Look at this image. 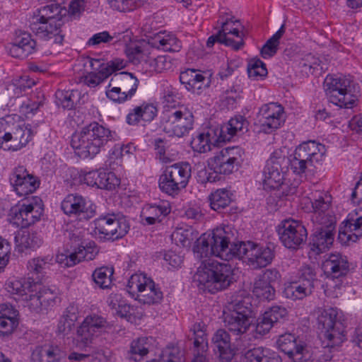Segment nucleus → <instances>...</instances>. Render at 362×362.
<instances>
[{
	"mask_svg": "<svg viewBox=\"0 0 362 362\" xmlns=\"http://www.w3.org/2000/svg\"><path fill=\"white\" fill-rule=\"evenodd\" d=\"M153 144L156 152V158L163 163L170 161V153H168L169 146L168 141L161 138L153 139Z\"/></svg>",
	"mask_w": 362,
	"mask_h": 362,
	"instance_id": "nucleus-61",
	"label": "nucleus"
},
{
	"mask_svg": "<svg viewBox=\"0 0 362 362\" xmlns=\"http://www.w3.org/2000/svg\"><path fill=\"white\" fill-rule=\"evenodd\" d=\"M296 62L298 67L306 74H313L315 71L320 70L321 71H324L327 69L320 60L311 53L302 54L296 59Z\"/></svg>",
	"mask_w": 362,
	"mask_h": 362,
	"instance_id": "nucleus-46",
	"label": "nucleus"
},
{
	"mask_svg": "<svg viewBox=\"0 0 362 362\" xmlns=\"http://www.w3.org/2000/svg\"><path fill=\"white\" fill-rule=\"evenodd\" d=\"M107 302L111 309L122 317L130 319L135 314L134 308L127 304L120 293H111Z\"/></svg>",
	"mask_w": 362,
	"mask_h": 362,
	"instance_id": "nucleus-43",
	"label": "nucleus"
},
{
	"mask_svg": "<svg viewBox=\"0 0 362 362\" xmlns=\"http://www.w3.org/2000/svg\"><path fill=\"white\" fill-rule=\"evenodd\" d=\"M214 138V132L212 129H208L199 133L192 138L191 147L194 151L203 153L211 151L213 142L218 141Z\"/></svg>",
	"mask_w": 362,
	"mask_h": 362,
	"instance_id": "nucleus-44",
	"label": "nucleus"
},
{
	"mask_svg": "<svg viewBox=\"0 0 362 362\" xmlns=\"http://www.w3.org/2000/svg\"><path fill=\"white\" fill-rule=\"evenodd\" d=\"M334 235V232L315 229L310 243L311 250L317 255L325 252L332 246Z\"/></svg>",
	"mask_w": 362,
	"mask_h": 362,
	"instance_id": "nucleus-40",
	"label": "nucleus"
},
{
	"mask_svg": "<svg viewBox=\"0 0 362 362\" xmlns=\"http://www.w3.org/2000/svg\"><path fill=\"white\" fill-rule=\"evenodd\" d=\"M248 312L247 307L242 309L238 303L234 306L233 310L225 316V325L232 334L241 335L248 330L251 325Z\"/></svg>",
	"mask_w": 362,
	"mask_h": 362,
	"instance_id": "nucleus-29",
	"label": "nucleus"
},
{
	"mask_svg": "<svg viewBox=\"0 0 362 362\" xmlns=\"http://www.w3.org/2000/svg\"><path fill=\"white\" fill-rule=\"evenodd\" d=\"M43 211L44 205L41 198L33 197L11 209L10 221L18 227L27 228L38 221Z\"/></svg>",
	"mask_w": 362,
	"mask_h": 362,
	"instance_id": "nucleus-14",
	"label": "nucleus"
},
{
	"mask_svg": "<svg viewBox=\"0 0 362 362\" xmlns=\"http://www.w3.org/2000/svg\"><path fill=\"white\" fill-rule=\"evenodd\" d=\"M35 281L30 279H9L5 284L6 290L11 295H16L25 301L27 307L28 301L31 297V290Z\"/></svg>",
	"mask_w": 362,
	"mask_h": 362,
	"instance_id": "nucleus-37",
	"label": "nucleus"
},
{
	"mask_svg": "<svg viewBox=\"0 0 362 362\" xmlns=\"http://www.w3.org/2000/svg\"><path fill=\"white\" fill-rule=\"evenodd\" d=\"M53 264L52 257L47 255L43 257L33 258L28 262L27 267L30 273L43 274Z\"/></svg>",
	"mask_w": 362,
	"mask_h": 362,
	"instance_id": "nucleus-53",
	"label": "nucleus"
},
{
	"mask_svg": "<svg viewBox=\"0 0 362 362\" xmlns=\"http://www.w3.org/2000/svg\"><path fill=\"white\" fill-rule=\"evenodd\" d=\"M274 254L273 250L267 246L260 245L252 242H243L239 245V259H244L250 267L257 269L269 264Z\"/></svg>",
	"mask_w": 362,
	"mask_h": 362,
	"instance_id": "nucleus-20",
	"label": "nucleus"
},
{
	"mask_svg": "<svg viewBox=\"0 0 362 362\" xmlns=\"http://www.w3.org/2000/svg\"><path fill=\"white\" fill-rule=\"evenodd\" d=\"M212 341L217 350L219 357L228 361L232 358L230 349V338L229 334L224 329H218L214 334Z\"/></svg>",
	"mask_w": 362,
	"mask_h": 362,
	"instance_id": "nucleus-41",
	"label": "nucleus"
},
{
	"mask_svg": "<svg viewBox=\"0 0 362 362\" xmlns=\"http://www.w3.org/2000/svg\"><path fill=\"white\" fill-rule=\"evenodd\" d=\"M81 180L88 186L107 190L115 189L120 185V179L114 173L104 168L83 173Z\"/></svg>",
	"mask_w": 362,
	"mask_h": 362,
	"instance_id": "nucleus-26",
	"label": "nucleus"
},
{
	"mask_svg": "<svg viewBox=\"0 0 362 362\" xmlns=\"http://www.w3.org/2000/svg\"><path fill=\"white\" fill-rule=\"evenodd\" d=\"M61 209L69 217L79 219H88L94 214L92 204L77 194L66 195L61 203Z\"/></svg>",
	"mask_w": 362,
	"mask_h": 362,
	"instance_id": "nucleus-24",
	"label": "nucleus"
},
{
	"mask_svg": "<svg viewBox=\"0 0 362 362\" xmlns=\"http://www.w3.org/2000/svg\"><path fill=\"white\" fill-rule=\"evenodd\" d=\"M151 279L144 273H135L130 276L127 281V291L136 299Z\"/></svg>",
	"mask_w": 362,
	"mask_h": 362,
	"instance_id": "nucleus-48",
	"label": "nucleus"
},
{
	"mask_svg": "<svg viewBox=\"0 0 362 362\" xmlns=\"http://www.w3.org/2000/svg\"><path fill=\"white\" fill-rule=\"evenodd\" d=\"M129 230V224L126 217L112 213L101 215L94 220L90 233L103 240H117L126 235Z\"/></svg>",
	"mask_w": 362,
	"mask_h": 362,
	"instance_id": "nucleus-8",
	"label": "nucleus"
},
{
	"mask_svg": "<svg viewBox=\"0 0 362 362\" xmlns=\"http://www.w3.org/2000/svg\"><path fill=\"white\" fill-rule=\"evenodd\" d=\"M310 196L303 197L301 207L307 212H313L312 221L316 230L334 232L336 217L331 209L332 197L327 192H311Z\"/></svg>",
	"mask_w": 362,
	"mask_h": 362,
	"instance_id": "nucleus-3",
	"label": "nucleus"
},
{
	"mask_svg": "<svg viewBox=\"0 0 362 362\" xmlns=\"http://www.w3.org/2000/svg\"><path fill=\"white\" fill-rule=\"evenodd\" d=\"M351 82L350 77L347 76L336 78L327 76L325 83L329 101L339 107H354L356 105L357 98L350 90Z\"/></svg>",
	"mask_w": 362,
	"mask_h": 362,
	"instance_id": "nucleus-13",
	"label": "nucleus"
},
{
	"mask_svg": "<svg viewBox=\"0 0 362 362\" xmlns=\"http://www.w3.org/2000/svg\"><path fill=\"white\" fill-rule=\"evenodd\" d=\"M276 345L279 350L294 362H304L310 358L305 343L298 340L293 334L285 333L280 335L276 341Z\"/></svg>",
	"mask_w": 362,
	"mask_h": 362,
	"instance_id": "nucleus-25",
	"label": "nucleus"
},
{
	"mask_svg": "<svg viewBox=\"0 0 362 362\" xmlns=\"http://www.w3.org/2000/svg\"><path fill=\"white\" fill-rule=\"evenodd\" d=\"M344 226L339 229V238L353 243L362 236V207L351 211L343 222Z\"/></svg>",
	"mask_w": 362,
	"mask_h": 362,
	"instance_id": "nucleus-30",
	"label": "nucleus"
},
{
	"mask_svg": "<svg viewBox=\"0 0 362 362\" xmlns=\"http://www.w3.org/2000/svg\"><path fill=\"white\" fill-rule=\"evenodd\" d=\"M162 298L163 293L153 279L150 281V283H148V285L136 298L140 303L148 305L158 303Z\"/></svg>",
	"mask_w": 362,
	"mask_h": 362,
	"instance_id": "nucleus-45",
	"label": "nucleus"
},
{
	"mask_svg": "<svg viewBox=\"0 0 362 362\" xmlns=\"http://www.w3.org/2000/svg\"><path fill=\"white\" fill-rule=\"evenodd\" d=\"M11 184L19 197L33 193L39 187L37 177L30 174L23 166L16 168L11 175Z\"/></svg>",
	"mask_w": 362,
	"mask_h": 362,
	"instance_id": "nucleus-27",
	"label": "nucleus"
},
{
	"mask_svg": "<svg viewBox=\"0 0 362 362\" xmlns=\"http://www.w3.org/2000/svg\"><path fill=\"white\" fill-rule=\"evenodd\" d=\"M180 81L188 91L197 95L201 94L209 84L208 78L200 71L192 69L182 71Z\"/></svg>",
	"mask_w": 362,
	"mask_h": 362,
	"instance_id": "nucleus-34",
	"label": "nucleus"
},
{
	"mask_svg": "<svg viewBox=\"0 0 362 362\" xmlns=\"http://www.w3.org/2000/svg\"><path fill=\"white\" fill-rule=\"evenodd\" d=\"M57 105L61 106L64 109H72L76 100L78 98L77 90H57L55 93Z\"/></svg>",
	"mask_w": 362,
	"mask_h": 362,
	"instance_id": "nucleus-55",
	"label": "nucleus"
},
{
	"mask_svg": "<svg viewBox=\"0 0 362 362\" xmlns=\"http://www.w3.org/2000/svg\"><path fill=\"white\" fill-rule=\"evenodd\" d=\"M313 288L308 283L304 284L298 280L285 284L284 295L293 300H302L312 293Z\"/></svg>",
	"mask_w": 362,
	"mask_h": 362,
	"instance_id": "nucleus-42",
	"label": "nucleus"
},
{
	"mask_svg": "<svg viewBox=\"0 0 362 362\" xmlns=\"http://www.w3.org/2000/svg\"><path fill=\"white\" fill-rule=\"evenodd\" d=\"M327 276L325 293L329 298L339 297L344 288L343 277L349 270V262L346 257L340 254H332L322 264Z\"/></svg>",
	"mask_w": 362,
	"mask_h": 362,
	"instance_id": "nucleus-7",
	"label": "nucleus"
},
{
	"mask_svg": "<svg viewBox=\"0 0 362 362\" xmlns=\"http://www.w3.org/2000/svg\"><path fill=\"white\" fill-rule=\"evenodd\" d=\"M7 50L11 57L23 59L35 52L36 42L29 33L20 32L16 33L13 42L8 45Z\"/></svg>",
	"mask_w": 362,
	"mask_h": 362,
	"instance_id": "nucleus-32",
	"label": "nucleus"
},
{
	"mask_svg": "<svg viewBox=\"0 0 362 362\" xmlns=\"http://www.w3.org/2000/svg\"><path fill=\"white\" fill-rule=\"evenodd\" d=\"M31 297L27 307L32 312L40 313L54 307L59 302V291L56 287H48L35 281L31 290Z\"/></svg>",
	"mask_w": 362,
	"mask_h": 362,
	"instance_id": "nucleus-19",
	"label": "nucleus"
},
{
	"mask_svg": "<svg viewBox=\"0 0 362 362\" xmlns=\"http://www.w3.org/2000/svg\"><path fill=\"white\" fill-rule=\"evenodd\" d=\"M105 94L108 99L117 104L124 103L132 98L115 85H112L110 88L108 85Z\"/></svg>",
	"mask_w": 362,
	"mask_h": 362,
	"instance_id": "nucleus-64",
	"label": "nucleus"
},
{
	"mask_svg": "<svg viewBox=\"0 0 362 362\" xmlns=\"http://www.w3.org/2000/svg\"><path fill=\"white\" fill-rule=\"evenodd\" d=\"M114 269L112 267H102L93 273L94 282L101 288H107L112 284Z\"/></svg>",
	"mask_w": 362,
	"mask_h": 362,
	"instance_id": "nucleus-52",
	"label": "nucleus"
},
{
	"mask_svg": "<svg viewBox=\"0 0 362 362\" xmlns=\"http://www.w3.org/2000/svg\"><path fill=\"white\" fill-rule=\"evenodd\" d=\"M247 74L252 80L263 79L267 75L265 64L259 59H251L247 65Z\"/></svg>",
	"mask_w": 362,
	"mask_h": 362,
	"instance_id": "nucleus-57",
	"label": "nucleus"
},
{
	"mask_svg": "<svg viewBox=\"0 0 362 362\" xmlns=\"http://www.w3.org/2000/svg\"><path fill=\"white\" fill-rule=\"evenodd\" d=\"M284 33L285 27L284 25H282L262 47L261 49V54L263 58L269 59L276 53L280 43V39Z\"/></svg>",
	"mask_w": 362,
	"mask_h": 362,
	"instance_id": "nucleus-51",
	"label": "nucleus"
},
{
	"mask_svg": "<svg viewBox=\"0 0 362 362\" xmlns=\"http://www.w3.org/2000/svg\"><path fill=\"white\" fill-rule=\"evenodd\" d=\"M245 362H281L280 356L274 351L262 346L247 351Z\"/></svg>",
	"mask_w": 362,
	"mask_h": 362,
	"instance_id": "nucleus-39",
	"label": "nucleus"
},
{
	"mask_svg": "<svg viewBox=\"0 0 362 362\" xmlns=\"http://www.w3.org/2000/svg\"><path fill=\"white\" fill-rule=\"evenodd\" d=\"M114 134L115 132L108 128L98 122H92L73 134L71 146L81 158H92L114 139Z\"/></svg>",
	"mask_w": 362,
	"mask_h": 362,
	"instance_id": "nucleus-1",
	"label": "nucleus"
},
{
	"mask_svg": "<svg viewBox=\"0 0 362 362\" xmlns=\"http://www.w3.org/2000/svg\"><path fill=\"white\" fill-rule=\"evenodd\" d=\"M243 155L244 150L239 146L224 148L208 159V166L214 173L229 175L240 166Z\"/></svg>",
	"mask_w": 362,
	"mask_h": 362,
	"instance_id": "nucleus-15",
	"label": "nucleus"
},
{
	"mask_svg": "<svg viewBox=\"0 0 362 362\" xmlns=\"http://www.w3.org/2000/svg\"><path fill=\"white\" fill-rule=\"evenodd\" d=\"M327 148L325 146L315 140L303 141L296 146L293 158L290 160L291 169L298 175H307L314 163L324 159Z\"/></svg>",
	"mask_w": 362,
	"mask_h": 362,
	"instance_id": "nucleus-6",
	"label": "nucleus"
},
{
	"mask_svg": "<svg viewBox=\"0 0 362 362\" xmlns=\"http://www.w3.org/2000/svg\"><path fill=\"white\" fill-rule=\"evenodd\" d=\"M217 23L220 27L218 30L219 42L234 50L240 49L244 45L243 28L240 21L230 13H221Z\"/></svg>",
	"mask_w": 362,
	"mask_h": 362,
	"instance_id": "nucleus-16",
	"label": "nucleus"
},
{
	"mask_svg": "<svg viewBox=\"0 0 362 362\" xmlns=\"http://www.w3.org/2000/svg\"><path fill=\"white\" fill-rule=\"evenodd\" d=\"M160 124L162 130L169 136L183 138L193 130L194 116L188 106H166L162 112Z\"/></svg>",
	"mask_w": 362,
	"mask_h": 362,
	"instance_id": "nucleus-4",
	"label": "nucleus"
},
{
	"mask_svg": "<svg viewBox=\"0 0 362 362\" xmlns=\"http://www.w3.org/2000/svg\"><path fill=\"white\" fill-rule=\"evenodd\" d=\"M274 325L271 322L264 313L262 314L257 319L255 326L254 337L259 338L268 334Z\"/></svg>",
	"mask_w": 362,
	"mask_h": 362,
	"instance_id": "nucleus-63",
	"label": "nucleus"
},
{
	"mask_svg": "<svg viewBox=\"0 0 362 362\" xmlns=\"http://www.w3.org/2000/svg\"><path fill=\"white\" fill-rule=\"evenodd\" d=\"M286 121L284 107L276 103L263 105L259 111L260 129L266 134H271L280 128Z\"/></svg>",
	"mask_w": 362,
	"mask_h": 362,
	"instance_id": "nucleus-23",
	"label": "nucleus"
},
{
	"mask_svg": "<svg viewBox=\"0 0 362 362\" xmlns=\"http://www.w3.org/2000/svg\"><path fill=\"white\" fill-rule=\"evenodd\" d=\"M122 34L113 33L110 34L107 31H103L94 34L87 42V45L89 46H96L102 43H108L112 41L117 42L121 41Z\"/></svg>",
	"mask_w": 362,
	"mask_h": 362,
	"instance_id": "nucleus-58",
	"label": "nucleus"
},
{
	"mask_svg": "<svg viewBox=\"0 0 362 362\" xmlns=\"http://www.w3.org/2000/svg\"><path fill=\"white\" fill-rule=\"evenodd\" d=\"M115 85L124 91L130 98H132L136 92L139 80L132 74L128 72H120L115 74L110 83L109 88Z\"/></svg>",
	"mask_w": 362,
	"mask_h": 362,
	"instance_id": "nucleus-38",
	"label": "nucleus"
},
{
	"mask_svg": "<svg viewBox=\"0 0 362 362\" xmlns=\"http://www.w3.org/2000/svg\"><path fill=\"white\" fill-rule=\"evenodd\" d=\"M16 244L22 248L35 249L42 244L40 235L35 231H23L21 235L15 237Z\"/></svg>",
	"mask_w": 362,
	"mask_h": 362,
	"instance_id": "nucleus-50",
	"label": "nucleus"
},
{
	"mask_svg": "<svg viewBox=\"0 0 362 362\" xmlns=\"http://www.w3.org/2000/svg\"><path fill=\"white\" fill-rule=\"evenodd\" d=\"M152 341V337H139L133 340L128 351L129 361L134 362H179L178 358L169 349L165 350L158 359L145 360L144 358L151 349Z\"/></svg>",
	"mask_w": 362,
	"mask_h": 362,
	"instance_id": "nucleus-22",
	"label": "nucleus"
},
{
	"mask_svg": "<svg viewBox=\"0 0 362 362\" xmlns=\"http://www.w3.org/2000/svg\"><path fill=\"white\" fill-rule=\"evenodd\" d=\"M287 159L281 150H275L266 162L263 170L265 188L277 189L283 183L287 169Z\"/></svg>",
	"mask_w": 362,
	"mask_h": 362,
	"instance_id": "nucleus-17",
	"label": "nucleus"
},
{
	"mask_svg": "<svg viewBox=\"0 0 362 362\" xmlns=\"http://www.w3.org/2000/svg\"><path fill=\"white\" fill-rule=\"evenodd\" d=\"M248 122L242 115H235L227 123L221 126L219 130L218 141H229L231 139L247 130Z\"/></svg>",
	"mask_w": 362,
	"mask_h": 362,
	"instance_id": "nucleus-35",
	"label": "nucleus"
},
{
	"mask_svg": "<svg viewBox=\"0 0 362 362\" xmlns=\"http://www.w3.org/2000/svg\"><path fill=\"white\" fill-rule=\"evenodd\" d=\"M143 69L149 73H161L170 68V62L165 56L149 55L144 60Z\"/></svg>",
	"mask_w": 362,
	"mask_h": 362,
	"instance_id": "nucleus-49",
	"label": "nucleus"
},
{
	"mask_svg": "<svg viewBox=\"0 0 362 362\" xmlns=\"http://www.w3.org/2000/svg\"><path fill=\"white\" fill-rule=\"evenodd\" d=\"M253 295L261 300H271L275 295L274 287L268 282L256 279L252 288Z\"/></svg>",
	"mask_w": 362,
	"mask_h": 362,
	"instance_id": "nucleus-54",
	"label": "nucleus"
},
{
	"mask_svg": "<svg viewBox=\"0 0 362 362\" xmlns=\"http://www.w3.org/2000/svg\"><path fill=\"white\" fill-rule=\"evenodd\" d=\"M210 207L220 211L229 206L232 202V194L226 189H218L209 196Z\"/></svg>",
	"mask_w": 362,
	"mask_h": 362,
	"instance_id": "nucleus-47",
	"label": "nucleus"
},
{
	"mask_svg": "<svg viewBox=\"0 0 362 362\" xmlns=\"http://www.w3.org/2000/svg\"><path fill=\"white\" fill-rule=\"evenodd\" d=\"M264 315L268 317L271 322L275 325L276 323L286 319L288 315V310L281 305H274L264 311Z\"/></svg>",
	"mask_w": 362,
	"mask_h": 362,
	"instance_id": "nucleus-62",
	"label": "nucleus"
},
{
	"mask_svg": "<svg viewBox=\"0 0 362 362\" xmlns=\"http://www.w3.org/2000/svg\"><path fill=\"white\" fill-rule=\"evenodd\" d=\"M194 254L197 259H202L209 257L210 255H214L212 247L208 240L206 233H204L197 239L195 245L194 246Z\"/></svg>",
	"mask_w": 362,
	"mask_h": 362,
	"instance_id": "nucleus-56",
	"label": "nucleus"
},
{
	"mask_svg": "<svg viewBox=\"0 0 362 362\" xmlns=\"http://www.w3.org/2000/svg\"><path fill=\"white\" fill-rule=\"evenodd\" d=\"M206 327L203 322H195L189 329V338L194 342L192 362H209L204 354L208 350Z\"/></svg>",
	"mask_w": 362,
	"mask_h": 362,
	"instance_id": "nucleus-28",
	"label": "nucleus"
},
{
	"mask_svg": "<svg viewBox=\"0 0 362 362\" xmlns=\"http://www.w3.org/2000/svg\"><path fill=\"white\" fill-rule=\"evenodd\" d=\"M31 138V132L24 128L20 115L12 114L0 119L1 148L17 151L25 146Z\"/></svg>",
	"mask_w": 362,
	"mask_h": 362,
	"instance_id": "nucleus-5",
	"label": "nucleus"
},
{
	"mask_svg": "<svg viewBox=\"0 0 362 362\" xmlns=\"http://www.w3.org/2000/svg\"><path fill=\"white\" fill-rule=\"evenodd\" d=\"M98 253V248L94 242H89L86 245H80L74 252L59 254L57 261L66 267L76 265L83 260H92Z\"/></svg>",
	"mask_w": 362,
	"mask_h": 362,
	"instance_id": "nucleus-31",
	"label": "nucleus"
},
{
	"mask_svg": "<svg viewBox=\"0 0 362 362\" xmlns=\"http://www.w3.org/2000/svg\"><path fill=\"white\" fill-rule=\"evenodd\" d=\"M206 235L212 247L214 255L226 261L238 257L239 245H242L243 242L230 244L233 234L230 226L217 227Z\"/></svg>",
	"mask_w": 362,
	"mask_h": 362,
	"instance_id": "nucleus-12",
	"label": "nucleus"
},
{
	"mask_svg": "<svg viewBox=\"0 0 362 362\" xmlns=\"http://www.w3.org/2000/svg\"><path fill=\"white\" fill-rule=\"evenodd\" d=\"M110 327L105 317L95 313L88 315L76 330V346L81 350L90 346L94 341Z\"/></svg>",
	"mask_w": 362,
	"mask_h": 362,
	"instance_id": "nucleus-11",
	"label": "nucleus"
},
{
	"mask_svg": "<svg viewBox=\"0 0 362 362\" xmlns=\"http://www.w3.org/2000/svg\"><path fill=\"white\" fill-rule=\"evenodd\" d=\"M277 233L282 244L289 249L298 248L308 235L305 226L293 218L283 220L277 227Z\"/></svg>",
	"mask_w": 362,
	"mask_h": 362,
	"instance_id": "nucleus-21",
	"label": "nucleus"
},
{
	"mask_svg": "<svg viewBox=\"0 0 362 362\" xmlns=\"http://www.w3.org/2000/svg\"><path fill=\"white\" fill-rule=\"evenodd\" d=\"M153 47L164 52H179L182 47L181 42L173 33L166 31L156 33L148 40Z\"/></svg>",
	"mask_w": 362,
	"mask_h": 362,
	"instance_id": "nucleus-36",
	"label": "nucleus"
},
{
	"mask_svg": "<svg viewBox=\"0 0 362 362\" xmlns=\"http://www.w3.org/2000/svg\"><path fill=\"white\" fill-rule=\"evenodd\" d=\"M65 7L42 6L36 9L29 18L30 30L37 36H47L46 28L49 22H60L66 13Z\"/></svg>",
	"mask_w": 362,
	"mask_h": 362,
	"instance_id": "nucleus-18",
	"label": "nucleus"
},
{
	"mask_svg": "<svg viewBox=\"0 0 362 362\" xmlns=\"http://www.w3.org/2000/svg\"><path fill=\"white\" fill-rule=\"evenodd\" d=\"M233 276V271L230 264L209 259L202 262L194 280L199 290L215 293L228 287Z\"/></svg>",
	"mask_w": 362,
	"mask_h": 362,
	"instance_id": "nucleus-2",
	"label": "nucleus"
},
{
	"mask_svg": "<svg viewBox=\"0 0 362 362\" xmlns=\"http://www.w3.org/2000/svg\"><path fill=\"white\" fill-rule=\"evenodd\" d=\"M338 313L337 308H329L322 310L317 319L322 326L320 337L322 344L332 349L340 346L346 340L344 327L337 320Z\"/></svg>",
	"mask_w": 362,
	"mask_h": 362,
	"instance_id": "nucleus-10",
	"label": "nucleus"
},
{
	"mask_svg": "<svg viewBox=\"0 0 362 362\" xmlns=\"http://www.w3.org/2000/svg\"><path fill=\"white\" fill-rule=\"evenodd\" d=\"M170 211V204L166 200H160L153 204H146L141 212L142 223L146 225L160 223Z\"/></svg>",
	"mask_w": 362,
	"mask_h": 362,
	"instance_id": "nucleus-33",
	"label": "nucleus"
},
{
	"mask_svg": "<svg viewBox=\"0 0 362 362\" xmlns=\"http://www.w3.org/2000/svg\"><path fill=\"white\" fill-rule=\"evenodd\" d=\"M191 177V166L187 162L165 168L158 179V187L165 194L175 197L186 187Z\"/></svg>",
	"mask_w": 362,
	"mask_h": 362,
	"instance_id": "nucleus-9",
	"label": "nucleus"
},
{
	"mask_svg": "<svg viewBox=\"0 0 362 362\" xmlns=\"http://www.w3.org/2000/svg\"><path fill=\"white\" fill-rule=\"evenodd\" d=\"M193 230L192 228H177L172 234V240L177 245L188 247L193 240Z\"/></svg>",
	"mask_w": 362,
	"mask_h": 362,
	"instance_id": "nucleus-59",
	"label": "nucleus"
},
{
	"mask_svg": "<svg viewBox=\"0 0 362 362\" xmlns=\"http://www.w3.org/2000/svg\"><path fill=\"white\" fill-rule=\"evenodd\" d=\"M147 0H108L111 8L120 12L134 10Z\"/></svg>",
	"mask_w": 362,
	"mask_h": 362,
	"instance_id": "nucleus-60",
	"label": "nucleus"
}]
</instances>
